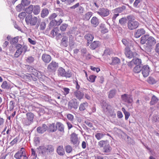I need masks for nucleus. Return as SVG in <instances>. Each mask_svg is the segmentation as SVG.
<instances>
[{
    "instance_id": "1",
    "label": "nucleus",
    "mask_w": 159,
    "mask_h": 159,
    "mask_svg": "<svg viewBox=\"0 0 159 159\" xmlns=\"http://www.w3.org/2000/svg\"><path fill=\"white\" fill-rule=\"evenodd\" d=\"M141 43L142 44L146 43L144 46L146 52H150L152 49L153 46L156 43V40L152 37L149 35H144L141 38Z\"/></svg>"
},
{
    "instance_id": "2",
    "label": "nucleus",
    "mask_w": 159,
    "mask_h": 159,
    "mask_svg": "<svg viewBox=\"0 0 159 159\" xmlns=\"http://www.w3.org/2000/svg\"><path fill=\"white\" fill-rule=\"evenodd\" d=\"M128 20L127 27L130 30H133L137 28L139 26V23L135 20V17L133 15L127 16Z\"/></svg>"
},
{
    "instance_id": "3",
    "label": "nucleus",
    "mask_w": 159,
    "mask_h": 159,
    "mask_svg": "<svg viewBox=\"0 0 159 159\" xmlns=\"http://www.w3.org/2000/svg\"><path fill=\"white\" fill-rule=\"evenodd\" d=\"M101 105L105 112H108L111 117L113 118L115 117L116 114L114 110L111 109V107L110 105H108L105 101H102L101 103Z\"/></svg>"
},
{
    "instance_id": "4",
    "label": "nucleus",
    "mask_w": 159,
    "mask_h": 159,
    "mask_svg": "<svg viewBox=\"0 0 159 159\" xmlns=\"http://www.w3.org/2000/svg\"><path fill=\"white\" fill-rule=\"evenodd\" d=\"M25 21L27 24L32 26L35 25L37 22H39L38 18L35 16L33 17L31 15H27L25 17Z\"/></svg>"
},
{
    "instance_id": "5",
    "label": "nucleus",
    "mask_w": 159,
    "mask_h": 159,
    "mask_svg": "<svg viewBox=\"0 0 159 159\" xmlns=\"http://www.w3.org/2000/svg\"><path fill=\"white\" fill-rule=\"evenodd\" d=\"M57 73L59 76L65 77L66 78H70L72 75L71 72L69 70L66 71L65 70L61 67L58 68L57 70Z\"/></svg>"
},
{
    "instance_id": "6",
    "label": "nucleus",
    "mask_w": 159,
    "mask_h": 159,
    "mask_svg": "<svg viewBox=\"0 0 159 159\" xmlns=\"http://www.w3.org/2000/svg\"><path fill=\"white\" fill-rule=\"evenodd\" d=\"M14 157L16 159H28L26 156L25 149L21 148L14 155Z\"/></svg>"
},
{
    "instance_id": "7",
    "label": "nucleus",
    "mask_w": 159,
    "mask_h": 159,
    "mask_svg": "<svg viewBox=\"0 0 159 159\" xmlns=\"http://www.w3.org/2000/svg\"><path fill=\"white\" fill-rule=\"evenodd\" d=\"M54 151L53 146L49 145L43 147L42 149V153L43 155H45L47 153V155H52Z\"/></svg>"
},
{
    "instance_id": "8",
    "label": "nucleus",
    "mask_w": 159,
    "mask_h": 159,
    "mask_svg": "<svg viewBox=\"0 0 159 159\" xmlns=\"http://www.w3.org/2000/svg\"><path fill=\"white\" fill-rule=\"evenodd\" d=\"M26 118L24 122L26 125H29L33 121L34 115L31 112H27L26 114Z\"/></svg>"
},
{
    "instance_id": "9",
    "label": "nucleus",
    "mask_w": 159,
    "mask_h": 159,
    "mask_svg": "<svg viewBox=\"0 0 159 159\" xmlns=\"http://www.w3.org/2000/svg\"><path fill=\"white\" fill-rule=\"evenodd\" d=\"M125 54L126 57L129 58H133L138 55V54L135 52H132L129 47H126L125 49Z\"/></svg>"
},
{
    "instance_id": "10",
    "label": "nucleus",
    "mask_w": 159,
    "mask_h": 159,
    "mask_svg": "<svg viewBox=\"0 0 159 159\" xmlns=\"http://www.w3.org/2000/svg\"><path fill=\"white\" fill-rule=\"evenodd\" d=\"M58 67V64L56 62L52 61L48 65L47 69L50 72H55Z\"/></svg>"
},
{
    "instance_id": "11",
    "label": "nucleus",
    "mask_w": 159,
    "mask_h": 159,
    "mask_svg": "<svg viewBox=\"0 0 159 159\" xmlns=\"http://www.w3.org/2000/svg\"><path fill=\"white\" fill-rule=\"evenodd\" d=\"M97 13L102 17H106L110 14V11L107 8H102L99 9Z\"/></svg>"
},
{
    "instance_id": "12",
    "label": "nucleus",
    "mask_w": 159,
    "mask_h": 159,
    "mask_svg": "<svg viewBox=\"0 0 159 159\" xmlns=\"http://www.w3.org/2000/svg\"><path fill=\"white\" fill-rule=\"evenodd\" d=\"M121 98L123 101L128 103H131L133 101L132 96L127 94L122 95Z\"/></svg>"
},
{
    "instance_id": "13",
    "label": "nucleus",
    "mask_w": 159,
    "mask_h": 159,
    "mask_svg": "<svg viewBox=\"0 0 159 159\" xmlns=\"http://www.w3.org/2000/svg\"><path fill=\"white\" fill-rule=\"evenodd\" d=\"M70 9H76L77 12L79 14L83 13L84 11V9L83 7L80 5L79 3H77L75 4L70 7Z\"/></svg>"
},
{
    "instance_id": "14",
    "label": "nucleus",
    "mask_w": 159,
    "mask_h": 159,
    "mask_svg": "<svg viewBox=\"0 0 159 159\" xmlns=\"http://www.w3.org/2000/svg\"><path fill=\"white\" fill-rule=\"evenodd\" d=\"M141 71L144 77H147L149 75L150 69L148 65L142 66Z\"/></svg>"
},
{
    "instance_id": "15",
    "label": "nucleus",
    "mask_w": 159,
    "mask_h": 159,
    "mask_svg": "<svg viewBox=\"0 0 159 159\" xmlns=\"http://www.w3.org/2000/svg\"><path fill=\"white\" fill-rule=\"evenodd\" d=\"M68 106L69 109H71L72 108L77 109L78 107V103L77 102L76 100L75 99L69 102Z\"/></svg>"
},
{
    "instance_id": "16",
    "label": "nucleus",
    "mask_w": 159,
    "mask_h": 159,
    "mask_svg": "<svg viewBox=\"0 0 159 159\" xmlns=\"http://www.w3.org/2000/svg\"><path fill=\"white\" fill-rule=\"evenodd\" d=\"M145 33V31L143 29H139L135 30L134 34V36L136 38H138L144 34Z\"/></svg>"
},
{
    "instance_id": "17",
    "label": "nucleus",
    "mask_w": 159,
    "mask_h": 159,
    "mask_svg": "<svg viewBox=\"0 0 159 159\" xmlns=\"http://www.w3.org/2000/svg\"><path fill=\"white\" fill-rule=\"evenodd\" d=\"M48 126L45 124H43L42 126L37 127V130L39 133L43 134L48 130Z\"/></svg>"
},
{
    "instance_id": "18",
    "label": "nucleus",
    "mask_w": 159,
    "mask_h": 159,
    "mask_svg": "<svg viewBox=\"0 0 159 159\" xmlns=\"http://www.w3.org/2000/svg\"><path fill=\"white\" fill-rule=\"evenodd\" d=\"M68 37L63 35L61 41V46L64 47H67L68 45Z\"/></svg>"
},
{
    "instance_id": "19",
    "label": "nucleus",
    "mask_w": 159,
    "mask_h": 159,
    "mask_svg": "<svg viewBox=\"0 0 159 159\" xmlns=\"http://www.w3.org/2000/svg\"><path fill=\"white\" fill-rule=\"evenodd\" d=\"M42 59L45 63H48L51 61L52 58L50 55L44 53L42 56Z\"/></svg>"
},
{
    "instance_id": "20",
    "label": "nucleus",
    "mask_w": 159,
    "mask_h": 159,
    "mask_svg": "<svg viewBox=\"0 0 159 159\" xmlns=\"http://www.w3.org/2000/svg\"><path fill=\"white\" fill-rule=\"evenodd\" d=\"M71 139V141L74 145H75V146H77L79 144V142L78 141L77 136L75 134H72Z\"/></svg>"
},
{
    "instance_id": "21",
    "label": "nucleus",
    "mask_w": 159,
    "mask_h": 159,
    "mask_svg": "<svg viewBox=\"0 0 159 159\" xmlns=\"http://www.w3.org/2000/svg\"><path fill=\"white\" fill-rule=\"evenodd\" d=\"M100 45V43L99 41H94L91 43L90 48L91 49L94 50L99 47Z\"/></svg>"
},
{
    "instance_id": "22",
    "label": "nucleus",
    "mask_w": 159,
    "mask_h": 159,
    "mask_svg": "<svg viewBox=\"0 0 159 159\" xmlns=\"http://www.w3.org/2000/svg\"><path fill=\"white\" fill-rule=\"evenodd\" d=\"M74 95L76 98L80 100L82 99L84 96L83 93L80 91L77 90L74 92Z\"/></svg>"
},
{
    "instance_id": "23",
    "label": "nucleus",
    "mask_w": 159,
    "mask_h": 159,
    "mask_svg": "<svg viewBox=\"0 0 159 159\" xmlns=\"http://www.w3.org/2000/svg\"><path fill=\"white\" fill-rule=\"evenodd\" d=\"M91 23L93 26L96 27L99 23L98 19L96 17L93 16L91 20Z\"/></svg>"
},
{
    "instance_id": "24",
    "label": "nucleus",
    "mask_w": 159,
    "mask_h": 159,
    "mask_svg": "<svg viewBox=\"0 0 159 159\" xmlns=\"http://www.w3.org/2000/svg\"><path fill=\"white\" fill-rule=\"evenodd\" d=\"M57 129V128L55 124L52 123L49 125L48 127V130L51 132H53L55 131Z\"/></svg>"
},
{
    "instance_id": "25",
    "label": "nucleus",
    "mask_w": 159,
    "mask_h": 159,
    "mask_svg": "<svg viewBox=\"0 0 159 159\" xmlns=\"http://www.w3.org/2000/svg\"><path fill=\"white\" fill-rule=\"evenodd\" d=\"M84 38L88 41V45H89V42L93 41L94 37L93 35L90 34H87L84 36Z\"/></svg>"
},
{
    "instance_id": "26",
    "label": "nucleus",
    "mask_w": 159,
    "mask_h": 159,
    "mask_svg": "<svg viewBox=\"0 0 159 159\" xmlns=\"http://www.w3.org/2000/svg\"><path fill=\"white\" fill-rule=\"evenodd\" d=\"M133 60L134 62V65L137 66H142V60L140 59L137 58L136 57H134Z\"/></svg>"
},
{
    "instance_id": "27",
    "label": "nucleus",
    "mask_w": 159,
    "mask_h": 159,
    "mask_svg": "<svg viewBox=\"0 0 159 159\" xmlns=\"http://www.w3.org/2000/svg\"><path fill=\"white\" fill-rule=\"evenodd\" d=\"M88 104L86 102L81 103L79 107V110L80 111H83L85 110L86 108L88 107Z\"/></svg>"
},
{
    "instance_id": "28",
    "label": "nucleus",
    "mask_w": 159,
    "mask_h": 159,
    "mask_svg": "<svg viewBox=\"0 0 159 159\" xmlns=\"http://www.w3.org/2000/svg\"><path fill=\"white\" fill-rule=\"evenodd\" d=\"M57 151V153L60 156H63L65 154V152L62 146H59L58 147Z\"/></svg>"
},
{
    "instance_id": "29",
    "label": "nucleus",
    "mask_w": 159,
    "mask_h": 159,
    "mask_svg": "<svg viewBox=\"0 0 159 159\" xmlns=\"http://www.w3.org/2000/svg\"><path fill=\"white\" fill-rule=\"evenodd\" d=\"M57 129L61 132H64V127L63 125L60 122H57L56 125Z\"/></svg>"
},
{
    "instance_id": "30",
    "label": "nucleus",
    "mask_w": 159,
    "mask_h": 159,
    "mask_svg": "<svg viewBox=\"0 0 159 159\" xmlns=\"http://www.w3.org/2000/svg\"><path fill=\"white\" fill-rule=\"evenodd\" d=\"M49 14L48 10L47 8L43 9L41 12V17L43 18L46 17Z\"/></svg>"
},
{
    "instance_id": "31",
    "label": "nucleus",
    "mask_w": 159,
    "mask_h": 159,
    "mask_svg": "<svg viewBox=\"0 0 159 159\" xmlns=\"http://www.w3.org/2000/svg\"><path fill=\"white\" fill-rule=\"evenodd\" d=\"M104 152L105 153H109L111 150V148L109 144V143L104 146L103 148Z\"/></svg>"
},
{
    "instance_id": "32",
    "label": "nucleus",
    "mask_w": 159,
    "mask_h": 159,
    "mask_svg": "<svg viewBox=\"0 0 159 159\" xmlns=\"http://www.w3.org/2000/svg\"><path fill=\"white\" fill-rule=\"evenodd\" d=\"M112 62L111 64L115 65L120 63V60L117 57H112L111 58Z\"/></svg>"
},
{
    "instance_id": "33",
    "label": "nucleus",
    "mask_w": 159,
    "mask_h": 159,
    "mask_svg": "<svg viewBox=\"0 0 159 159\" xmlns=\"http://www.w3.org/2000/svg\"><path fill=\"white\" fill-rule=\"evenodd\" d=\"M159 100L158 99L155 95H153L151 99L150 103L151 105H153L155 104Z\"/></svg>"
},
{
    "instance_id": "34",
    "label": "nucleus",
    "mask_w": 159,
    "mask_h": 159,
    "mask_svg": "<svg viewBox=\"0 0 159 159\" xmlns=\"http://www.w3.org/2000/svg\"><path fill=\"white\" fill-rule=\"evenodd\" d=\"M57 21L55 19L52 20L50 22L49 24V28L48 29H47V30H50L51 27L53 26L57 25Z\"/></svg>"
},
{
    "instance_id": "35",
    "label": "nucleus",
    "mask_w": 159,
    "mask_h": 159,
    "mask_svg": "<svg viewBox=\"0 0 159 159\" xmlns=\"http://www.w3.org/2000/svg\"><path fill=\"white\" fill-rule=\"evenodd\" d=\"M116 92V89H112L108 92V97L109 98H113L115 95Z\"/></svg>"
},
{
    "instance_id": "36",
    "label": "nucleus",
    "mask_w": 159,
    "mask_h": 159,
    "mask_svg": "<svg viewBox=\"0 0 159 159\" xmlns=\"http://www.w3.org/2000/svg\"><path fill=\"white\" fill-rule=\"evenodd\" d=\"M39 26V29L41 30H44L46 27V24L44 21H42L39 24H38L37 26L38 27Z\"/></svg>"
},
{
    "instance_id": "37",
    "label": "nucleus",
    "mask_w": 159,
    "mask_h": 159,
    "mask_svg": "<svg viewBox=\"0 0 159 159\" xmlns=\"http://www.w3.org/2000/svg\"><path fill=\"white\" fill-rule=\"evenodd\" d=\"M142 66H136L133 69V72L136 73H138L141 72L142 69Z\"/></svg>"
},
{
    "instance_id": "38",
    "label": "nucleus",
    "mask_w": 159,
    "mask_h": 159,
    "mask_svg": "<svg viewBox=\"0 0 159 159\" xmlns=\"http://www.w3.org/2000/svg\"><path fill=\"white\" fill-rule=\"evenodd\" d=\"M40 7L39 5L34 6L33 9V12L34 14L37 15L40 12Z\"/></svg>"
},
{
    "instance_id": "39",
    "label": "nucleus",
    "mask_w": 159,
    "mask_h": 159,
    "mask_svg": "<svg viewBox=\"0 0 159 159\" xmlns=\"http://www.w3.org/2000/svg\"><path fill=\"white\" fill-rule=\"evenodd\" d=\"M92 15V13L91 12H88L84 16L83 19L84 20H89Z\"/></svg>"
},
{
    "instance_id": "40",
    "label": "nucleus",
    "mask_w": 159,
    "mask_h": 159,
    "mask_svg": "<svg viewBox=\"0 0 159 159\" xmlns=\"http://www.w3.org/2000/svg\"><path fill=\"white\" fill-rule=\"evenodd\" d=\"M105 135L104 133H98L95 135V137L98 140L101 139Z\"/></svg>"
},
{
    "instance_id": "41",
    "label": "nucleus",
    "mask_w": 159,
    "mask_h": 159,
    "mask_svg": "<svg viewBox=\"0 0 159 159\" xmlns=\"http://www.w3.org/2000/svg\"><path fill=\"white\" fill-rule=\"evenodd\" d=\"M108 143V142L107 140H101L98 142V145L100 148L104 147V146Z\"/></svg>"
},
{
    "instance_id": "42",
    "label": "nucleus",
    "mask_w": 159,
    "mask_h": 159,
    "mask_svg": "<svg viewBox=\"0 0 159 159\" xmlns=\"http://www.w3.org/2000/svg\"><path fill=\"white\" fill-rule=\"evenodd\" d=\"M125 9V7L123 6L121 7L117 8L114 10V13H120Z\"/></svg>"
},
{
    "instance_id": "43",
    "label": "nucleus",
    "mask_w": 159,
    "mask_h": 159,
    "mask_svg": "<svg viewBox=\"0 0 159 159\" xmlns=\"http://www.w3.org/2000/svg\"><path fill=\"white\" fill-rule=\"evenodd\" d=\"M33 6L30 5L28 7L26 8L25 11L28 14H31L33 11Z\"/></svg>"
},
{
    "instance_id": "44",
    "label": "nucleus",
    "mask_w": 159,
    "mask_h": 159,
    "mask_svg": "<svg viewBox=\"0 0 159 159\" xmlns=\"http://www.w3.org/2000/svg\"><path fill=\"white\" fill-rule=\"evenodd\" d=\"M127 19V18L125 17L121 18L119 20V23L121 25H124L126 23Z\"/></svg>"
},
{
    "instance_id": "45",
    "label": "nucleus",
    "mask_w": 159,
    "mask_h": 159,
    "mask_svg": "<svg viewBox=\"0 0 159 159\" xmlns=\"http://www.w3.org/2000/svg\"><path fill=\"white\" fill-rule=\"evenodd\" d=\"M34 60V57L32 56H29L27 57L26 59V61L30 64L32 63Z\"/></svg>"
},
{
    "instance_id": "46",
    "label": "nucleus",
    "mask_w": 159,
    "mask_h": 159,
    "mask_svg": "<svg viewBox=\"0 0 159 159\" xmlns=\"http://www.w3.org/2000/svg\"><path fill=\"white\" fill-rule=\"evenodd\" d=\"M1 87L4 89H9V86L8 85L7 82L6 81H4L3 82L1 86Z\"/></svg>"
},
{
    "instance_id": "47",
    "label": "nucleus",
    "mask_w": 159,
    "mask_h": 159,
    "mask_svg": "<svg viewBox=\"0 0 159 159\" xmlns=\"http://www.w3.org/2000/svg\"><path fill=\"white\" fill-rule=\"evenodd\" d=\"M21 3L24 7L29 5L30 3V1L28 0H22Z\"/></svg>"
},
{
    "instance_id": "48",
    "label": "nucleus",
    "mask_w": 159,
    "mask_h": 159,
    "mask_svg": "<svg viewBox=\"0 0 159 159\" xmlns=\"http://www.w3.org/2000/svg\"><path fill=\"white\" fill-rule=\"evenodd\" d=\"M149 83L151 84H154L156 83V81L152 77H149L148 80Z\"/></svg>"
},
{
    "instance_id": "49",
    "label": "nucleus",
    "mask_w": 159,
    "mask_h": 159,
    "mask_svg": "<svg viewBox=\"0 0 159 159\" xmlns=\"http://www.w3.org/2000/svg\"><path fill=\"white\" fill-rule=\"evenodd\" d=\"M24 8V7L22 4L21 3L19 4L18 6L16 7V11L18 12H20L21 11L22 9Z\"/></svg>"
},
{
    "instance_id": "50",
    "label": "nucleus",
    "mask_w": 159,
    "mask_h": 159,
    "mask_svg": "<svg viewBox=\"0 0 159 159\" xmlns=\"http://www.w3.org/2000/svg\"><path fill=\"white\" fill-rule=\"evenodd\" d=\"M20 50L22 51V52H24L25 54L28 51V47L26 45H24L22 46L20 49Z\"/></svg>"
},
{
    "instance_id": "51",
    "label": "nucleus",
    "mask_w": 159,
    "mask_h": 159,
    "mask_svg": "<svg viewBox=\"0 0 159 159\" xmlns=\"http://www.w3.org/2000/svg\"><path fill=\"white\" fill-rule=\"evenodd\" d=\"M75 0H62L61 1L64 2L68 5H70L75 1Z\"/></svg>"
},
{
    "instance_id": "52",
    "label": "nucleus",
    "mask_w": 159,
    "mask_h": 159,
    "mask_svg": "<svg viewBox=\"0 0 159 159\" xmlns=\"http://www.w3.org/2000/svg\"><path fill=\"white\" fill-rule=\"evenodd\" d=\"M152 120L154 122L159 121V116L154 114L152 117Z\"/></svg>"
},
{
    "instance_id": "53",
    "label": "nucleus",
    "mask_w": 159,
    "mask_h": 159,
    "mask_svg": "<svg viewBox=\"0 0 159 159\" xmlns=\"http://www.w3.org/2000/svg\"><path fill=\"white\" fill-rule=\"evenodd\" d=\"M96 77V76L94 75H90L89 77V79H88V80L89 81L91 82H94Z\"/></svg>"
},
{
    "instance_id": "54",
    "label": "nucleus",
    "mask_w": 159,
    "mask_h": 159,
    "mask_svg": "<svg viewBox=\"0 0 159 159\" xmlns=\"http://www.w3.org/2000/svg\"><path fill=\"white\" fill-rule=\"evenodd\" d=\"M67 26L68 25L67 24H62L60 27V30L62 31H65L66 30Z\"/></svg>"
},
{
    "instance_id": "55",
    "label": "nucleus",
    "mask_w": 159,
    "mask_h": 159,
    "mask_svg": "<svg viewBox=\"0 0 159 159\" xmlns=\"http://www.w3.org/2000/svg\"><path fill=\"white\" fill-rule=\"evenodd\" d=\"M65 149L66 152L67 153H70L72 150V148L70 145H67L65 147Z\"/></svg>"
},
{
    "instance_id": "56",
    "label": "nucleus",
    "mask_w": 159,
    "mask_h": 159,
    "mask_svg": "<svg viewBox=\"0 0 159 159\" xmlns=\"http://www.w3.org/2000/svg\"><path fill=\"white\" fill-rule=\"evenodd\" d=\"M22 53V51L20 49H17L14 54V56L16 57H18Z\"/></svg>"
},
{
    "instance_id": "57",
    "label": "nucleus",
    "mask_w": 159,
    "mask_h": 159,
    "mask_svg": "<svg viewBox=\"0 0 159 159\" xmlns=\"http://www.w3.org/2000/svg\"><path fill=\"white\" fill-rule=\"evenodd\" d=\"M57 30L56 28L52 30L50 33V34L52 35L53 37H55L57 35Z\"/></svg>"
},
{
    "instance_id": "58",
    "label": "nucleus",
    "mask_w": 159,
    "mask_h": 159,
    "mask_svg": "<svg viewBox=\"0 0 159 159\" xmlns=\"http://www.w3.org/2000/svg\"><path fill=\"white\" fill-rule=\"evenodd\" d=\"M26 14L25 12H22L20 13L18 15V17L20 19H23Z\"/></svg>"
},
{
    "instance_id": "59",
    "label": "nucleus",
    "mask_w": 159,
    "mask_h": 159,
    "mask_svg": "<svg viewBox=\"0 0 159 159\" xmlns=\"http://www.w3.org/2000/svg\"><path fill=\"white\" fill-rule=\"evenodd\" d=\"M64 91V94L66 95L68 94L69 93L70 89L67 88H64L63 89Z\"/></svg>"
},
{
    "instance_id": "60",
    "label": "nucleus",
    "mask_w": 159,
    "mask_h": 159,
    "mask_svg": "<svg viewBox=\"0 0 159 159\" xmlns=\"http://www.w3.org/2000/svg\"><path fill=\"white\" fill-rule=\"evenodd\" d=\"M127 65L130 68H131L133 67L134 65L133 59L132 61L128 62Z\"/></svg>"
},
{
    "instance_id": "61",
    "label": "nucleus",
    "mask_w": 159,
    "mask_h": 159,
    "mask_svg": "<svg viewBox=\"0 0 159 159\" xmlns=\"http://www.w3.org/2000/svg\"><path fill=\"white\" fill-rule=\"evenodd\" d=\"M81 52L83 55L84 56L87 53V51L86 48H81Z\"/></svg>"
},
{
    "instance_id": "62",
    "label": "nucleus",
    "mask_w": 159,
    "mask_h": 159,
    "mask_svg": "<svg viewBox=\"0 0 159 159\" xmlns=\"http://www.w3.org/2000/svg\"><path fill=\"white\" fill-rule=\"evenodd\" d=\"M69 44L70 47H73L74 44V41L72 39V38H71L70 37L69 38Z\"/></svg>"
},
{
    "instance_id": "63",
    "label": "nucleus",
    "mask_w": 159,
    "mask_h": 159,
    "mask_svg": "<svg viewBox=\"0 0 159 159\" xmlns=\"http://www.w3.org/2000/svg\"><path fill=\"white\" fill-rule=\"evenodd\" d=\"M155 50L156 52L159 54V43L156 44L155 47Z\"/></svg>"
},
{
    "instance_id": "64",
    "label": "nucleus",
    "mask_w": 159,
    "mask_h": 159,
    "mask_svg": "<svg viewBox=\"0 0 159 159\" xmlns=\"http://www.w3.org/2000/svg\"><path fill=\"white\" fill-rule=\"evenodd\" d=\"M34 142L36 146L38 145L39 143V138L38 137L35 138L34 139Z\"/></svg>"
}]
</instances>
